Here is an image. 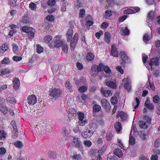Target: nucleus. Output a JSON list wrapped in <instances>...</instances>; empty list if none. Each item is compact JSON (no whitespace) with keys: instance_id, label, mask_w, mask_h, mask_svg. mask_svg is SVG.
<instances>
[{"instance_id":"f257e3e1","label":"nucleus","mask_w":160,"mask_h":160,"mask_svg":"<svg viewBox=\"0 0 160 160\" xmlns=\"http://www.w3.org/2000/svg\"><path fill=\"white\" fill-rule=\"evenodd\" d=\"M97 128V125L96 123H90L85 127L82 132L81 135L84 138H89L93 134Z\"/></svg>"},{"instance_id":"f03ea898","label":"nucleus","mask_w":160,"mask_h":160,"mask_svg":"<svg viewBox=\"0 0 160 160\" xmlns=\"http://www.w3.org/2000/svg\"><path fill=\"white\" fill-rule=\"evenodd\" d=\"M61 91L56 88H52L49 91V97L52 102L59 99L61 96Z\"/></svg>"},{"instance_id":"7ed1b4c3","label":"nucleus","mask_w":160,"mask_h":160,"mask_svg":"<svg viewBox=\"0 0 160 160\" xmlns=\"http://www.w3.org/2000/svg\"><path fill=\"white\" fill-rule=\"evenodd\" d=\"M42 128L43 131H45V132H51L52 129L51 122L48 121L44 122L43 123Z\"/></svg>"},{"instance_id":"20e7f679","label":"nucleus","mask_w":160,"mask_h":160,"mask_svg":"<svg viewBox=\"0 0 160 160\" xmlns=\"http://www.w3.org/2000/svg\"><path fill=\"white\" fill-rule=\"evenodd\" d=\"M123 82H124V88L129 92L131 88V82L129 78H124L123 79Z\"/></svg>"},{"instance_id":"39448f33","label":"nucleus","mask_w":160,"mask_h":160,"mask_svg":"<svg viewBox=\"0 0 160 160\" xmlns=\"http://www.w3.org/2000/svg\"><path fill=\"white\" fill-rule=\"evenodd\" d=\"M11 124L13 128V133L14 134L12 136L13 138H15L18 137V131L16 123L15 121L13 120L11 122Z\"/></svg>"},{"instance_id":"423d86ee","label":"nucleus","mask_w":160,"mask_h":160,"mask_svg":"<svg viewBox=\"0 0 160 160\" xmlns=\"http://www.w3.org/2000/svg\"><path fill=\"white\" fill-rule=\"evenodd\" d=\"M97 69L98 68L97 65L92 66L90 71V73L91 76L95 77L99 74V72Z\"/></svg>"},{"instance_id":"0eeeda50","label":"nucleus","mask_w":160,"mask_h":160,"mask_svg":"<svg viewBox=\"0 0 160 160\" xmlns=\"http://www.w3.org/2000/svg\"><path fill=\"white\" fill-rule=\"evenodd\" d=\"M27 101L29 105H33L36 102V98L35 95H30L28 97Z\"/></svg>"},{"instance_id":"6e6552de","label":"nucleus","mask_w":160,"mask_h":160,"mask_svg":"<svg viewBox=\"0 0 160 160\" xmlns=\"http://www.w3.org/2000/svg\"><path fill=\"white\" fill-rule=\"evenodd\" d=\"M101 102L102 107L105 108V109L107 110H110L111 108L110 104L109 102L106 99H101Z\"/></svg>"},{"instance_id":"1a4fd4ad","label":"nucleus","mask_w":160,"mask_h":160,"mask_svg":"<svg viewBox=\"0 0 160 160\" xmlns=\"http://www.w3.org/2000/svg\"><path fill=\"white\" fill-rule=\"evenodd\" d=\"M73 140L75 147L79 149H81L82 148L81 142L79 138L74 137Z\"/></svg>"},{"instance_id":"9d476101","label":"nucleus","mask_w":160,"mask_h":160,"mask_svg":"<svg viewBox=\"0 0 160 160\" xmlns=\"http://www.w3.org/2000/svg\"><path fill=\"white\" fill-rule=\"evenodd\" d=\"M149 98H147V99L145 103V106L150 110H153L154 106L150 102V100L149 99Z\"/></svg>"},{"instance_id":"9b49d317","label":"nucleus","mask_w":160,"mask_h":160,"mask_svg":"<svg viewBox=\"0 0 160 160\" xmlns=\"http://www.w3.org/2000/svg\"><path fill=\"white\" fill-rule=\"evenodd\" d=\"M78 39V35L77 33H76L74 37L72 38V40L71 41V47L72 48V49H74V47L75 44H76V42L77 41Z\"/></svg>"},{"instance_id":"f8f14e48","label":"nucleus","mask_w":160,"mask_h":160,"mask_svg":"<svg viewBox=\"0 0 160 160\" xmlns=\"http://www.w3.org/2000/svg\"><path fill=\"white\" fill-rule=\"evenodd\" d=\"M13 87L15 90L18 89L20 86V82L19 79L17 78H14L13 81Z\"/></svg>"},{"instance_id":"ddd939ff","label":"nucleus","mask_w":160,"mask_h":160,"mask_svg":"<svg viewBox=\"0 0 160 160\" xmlns=\"http://www.w3.org/2000/svg\"><path fill=\"white\" fill-rule=\"evenodd\" d=\"M113 152L114 154L119 158H121L123 156V153L120 148H116L114 150Z\"/></svg>"},{"instance_id":"4468645a","label":"nucleus","mask_w":160,"mask_h":160,"mask_svg":"<svg viewBox=\"0 0 160 160\" xmlns=\"http://www.w3.org/2000/svg\"><path fill=\"white\" fill-rule=\"evenodd\" d=\"M158 57L155 58H153L152 59L149 63V65L151 66L152 65L158 66Z\"/></svg>"},{"instance_id":"2eb2a0df","label":"nucleus","mask_w":160,"mask_h":160,"mask_svg":"<svg viewBox=\"0 0 160 160\" xmlns=\"http://www.w3.org/2000/svg\"><path fill=\"white\" fill-rule=\"evenodd\" d=\"M112 55L114 57H118V52L117 51L115 46L114 45L112 46Z\"/></svg>"},{"instance_id":"dca6fc26","label":"nucleus","mask_w":160,"mask_h":160,"mask_svg":"<svg viewBox=\"0 0 160 160\" xmlns=\"http://www.w3.org/2000/svg\"><path fill=\"white\" fill-rule=\"evenodd\" d=\"M106 84L108 86H109L113 89L116 88V83H114L113 82L110 80H108L106 82Z\"/></svg>"},{"instance_id":"f3484780","label":"nucleus","mask_w":160,"mask_h":160,"mask_svg":"<svg viewBox=\"0 0 160 160\" xmlns=\"http://www.w3.org/2000/svg\"><path fill=\"white\" fill-rule=\"evenodd\" d=\"M120 57L123 62H128V57L124 52H121Z\"/></svg>"},{"instance_id":"a211bd4d","label":"nucleus","mask_w":160,"mask_h":160,"mask_svg":"<svg viewBox=\"0 0 160 160\" xmlns=\"http://www.w3.org/2000/svg\"><path fill=\"white\" fill-rule=\"evenodd\" d=\"M9 49L8 45L6 44H3L2 46L0 47V53H3L7 51Z\"/></svg>"},{"instance_id":"6ab92c4d","label":"nucleus","mask_w":160,"mask_h":160,"mask_svg":"<svg viewBox=\"0 0 160 160\" xmlns=\"http://www.w3.org/2000/svg\"><path fill=\"white\" fill-rule=\"evenodd\" d=\"M118 116H120V118L123 121L127 120L128 118L127 114L122 111L120 112L118 115L117 117H118Z\"/></svg>"},{"instance_id":"aec40b11","label":"nucleus","mask_w":160,"mask_h":160,"mask_svg":"<svg viewBox=\"0 0 160 160\" xmlns=\"http://www.w3.org/2000/svg\"><path fill=\"white\" fill-rule=\"evenodd\" d=\"M64 42L59 40H55L54 44L55 47L59 48L60 47H62L63 45H64Z\"/></svg>"},{"instance_id":"412c9836","label":"nucleus","mask_w":160,"mask_h":160,"mask_svg":"<svg viewBox=\"0 0 160 160\" xmlns=\"http://www.w3.org/2000/svg\"><path fill=\"white\" fill-rule=\"evenodd\" d=\"M120 32L121 34L124 36L128 35L129 34V30L127 27H126L125 28H121Z\"/></svg>"},{"instance_id":"4be33fe9","label":"nucleus","mask_w":160,"mask_h":160,"mask_svg":"<svg viewBox=\"0 0 160 160\" xmlns=\"http://www.w3.org/2000/svg\"><path fill=\"white\" fill-rule=\"evenodd\" d=\"M105 41L107 43H109L111 39V36L110 33L108 32H106L105 33Z\"/></svg>"},{"instance_id":"5701e85b","label":"nucleus","mask_w":160,"mask_h":160,"mask_svg":"<svg viewBox=\"0 0 160 160\" xmlns=\"http://www.w3.org/2000/svg\"><path fill=\"white\" fill-rule=\"evenodd\" d=\"M116 131L118 133L120 132L122 129L121 124L119 122H117L115 125Z\"/></svg>"},{"instance_id":"b1692460","label":"nucleus","mask_w":160,"mask_h":160,"mask_svg":"<svg viewBox=\"0 0 160 160\" xmlns=\"http://www.w3.org/2000/svg\"><path fill=\"white\" fill-rule=\"evenodd\" d=\"M156 16V14L152 11H151L148 15V20L149 21L150 20H153Z\"/></svg>"},{"instance_id":"393cba45","label":"nucleus","mask_w":160,"mask_h":160,"mask_svg":"<svg viewBox=\"0 0 160 160\" xmlns=\"http://www.w3.org/2000/svg\"><path fill=\"white\" fill-rule=\"evenodd\" d=\"M148 124L145 122L143 121H139V124L140 128H144L147 129L148 128V127L147 125Z\"/></svg>"},{"instance_id":"a878e982","label":"nucleus","mask_w":160,"mask_h":160,"mask_svg":"<svg viewBox=\"0 0 160 160\" xmlns=\"http://www.w3.org/2000/svg\"><path fill=\"white\" fill-rule=\"evenodd\" d=\"M35 30L33 28H32V30L30 31L27 33L28 34V38L30 39H32L34 37Z\"/></svg>"},{"instance_id":"bb28decb","label":"nucleus","mask_w":160,"mask_h":160,"mask_svg":"<svg viewBox=\"0 0 160 160\" xmlns=\"http://www.w3.org/2000/svg\"><path fill=\"white\" fill-rule=\"evenodd\" d=\"M49 158L51 159L55 158L56 157V153L53 151H49L48 152Z\"/></svg>"},{"instance_id":"cd10ccee","label":"nucleus","mask_w":160,"mask_h":160,"mask_svg":"<svg viewBox=\"0 0 160 160\" xmlns=\"http://www.w3.org/2000/svg\"><path fill=\"white\" fill-rule=\"evenodd\" d=\"M70 131L69 129L67 128H63L62 130V132L63 134L66 136L69 135Z\"/></svg>"},{"instance_id":"c85d7f7f","label":"nucleus","mask_w":160,"mask_h":160,"mask_svg":"<svg viewBox=\"0 0 160 160\" xmlns=\"http://www.w3.org/2000/svg\"><path fill=\"white\" fill-rule=\"evenodd\" d=\"M12 50L14 53L17 54L18 52L19 48L18 46L16 44H13L12 45Z\"/></svg>"},{"instance_id":"c756f323","label":"nucleus","mask_w":160,"mask_h":160,"mask_svg":"<svg viewBox=\"0 0 160 160\" xmlns=\"http://www.w3.org/2000/svg\"><path fill=\"white\" fill-rule=\"evenodd\" d=\"M21 22L23 24L29 23V18L26 16L23 17L22 19Z\"/></svg>"},{"instance_id":"7c9ffc66","label":"nucleus","mask_w":160,"mask_h":160,"mask_svg":"<svg viewBox=\"0 0 160 160\" xmlns=\"http://www.w3.org/2000/svg\"><path fill=\"white\" fill-rule=\"evenodd\" d=\"M93 109L94 112H98L101 110V107L99 105L95 104L93 106Z\"/></svg>"},{"instance_id":"2f4dec72","label":"nucleus","mask_w":160,"mask_h":160,"mask_svg":"<svg viewBox=\"0 0 160 160\" xmlns=\"http://www.w3.org/2000/svg\"><path fill=\"white\" fill-rule=\"evenodd\" d=\"M104 71L105 72V74H106L105 75V77L108 78L109 77V74L111 72V70L108 67H104Z\"/></svg>"},{"instance_id":"473e14b6","label":"nucleus","mask_w":160,"mask_h":160,"mask_svg":"<svg viewBox=\"0 0 160 160\" xmlns=\"http://www.w3.org/2000/svg\"><path fill=\"white\" fill-rule=\"evenodd\" d=\"M94 58V56L92 53H88L86 56V58L88 61H92Z\"/></svg>"},{"instance_id":"72a5a7b5","label":"nucleus","mask_w":160,"mask_h":160,"mask_svg":"<svg viewBox=\"0 0 160 160\" xmlns=\"http://www.w3.org/2000/svg\"><path fill=\"white\" fill-rule=\"evenodd\" d=\"M22 29L23 32L28 33L30 31L32 30V28L24 26L22 28Z\"/></svg>"},{"instance_id":"f704fd0d","label":"nucleus","mask_w":160,"mask_h":160,"mask_svg":"<svg viewBox=\"0 0 160 160\" xmlns=\"http://www.w3.org/2000/svg\"><path fill=\"white\" fill-rule=\"evenodd\" d=\"M14 145L17 148H22L23 147V144L22 142L18 141L14 143Z\"/></svg>"},{"instance_id":"c9c22d12","label":"nucleus","mask_w":160,"mask_h":160,"mask_svg":"<svg viewBox=\"0 0 160 160\" xmlns=\"http://www.w3.org/2000/svg\"><path fill=\"white\" fill-rule=\"evenodd\" d=\"M112 15V12L110 10H107L105 12L104 16L107 18L110 17Z\"/></svg>"},{"instance_id":"e433bc0d","label":"nucleus","mask_w":160,"mask_h":160,"mask_svg":"<svg viewBox=\"0 0 160 160\" xmlns=\"http://www.w3.org/2000/svg\"><path fill=\"white\" fill-rule=\"evenodd\" d=\"M6 101L10 103L14 104L16 102V101L14 98L12 97H8L6 98Z\"/></svg>"},{"instance_id":"4c0bfd02","label":"nucleus","mask_w":160,"mask_h":160,"mask_svg":"<svg viewBox=\"0 0 160 160\" xmlns=\"http://www.w3.org/2000/svg\"><path fill=\"white\" fill-rule=\"evenodd\" d=\"M6 135V133L4 130H0V139L5 140Z\"/></svg>"},{"instance_id":"58836bf2","label":"nucleus","mask_w":160,"mask_h":160,"mask_svg":"<svg viewBox=\"0 0 160 160\" xmlns=\"http://www.w3.org/2000/svg\"><path fill=\"white\" fill-rule=\"evenodd\" d=\"M143 121L145 122L147 124H149L150 123L151 120L150 117L146 115L144 116Z\"/></svg>"},{"instance_id":"ea45409f","label":"nucleus","mask_w":160,"mask_h":160,"mask_svg":"<svg viewBox=\"0 0 160 160\" xmlns=\"http://www.w3.org/2000/svg\"><path fill=\"white\" fill-rule=\"evenodd\" d=\"M160 100V97L158 95H155L153 98V101L155 103L157 104H159L158 102Z\"/></svg>"},{"instance_id":"a19ab883","label":"nucleus","mask_w":160,"mask_h":160,"mask_svg":"<svg viewBox=\"0 0 160 160\" xmlns=\"http://www.w3.org/2000/svg\"><path fill=\"white\" fill-rule=\"evenodd\" d=\"M111 102L112 104H116L118 103V99L116 97H112L111 98Z\"/></svg>"},{"instance_id":"79ce46f5","label":"nucleus","mask_w":160,"mask_h":160,"mask_svg":"<svg viewBox=\"0 0 160 160\" xmlns=\"http://www.w3.org/2000/svg\"><path fill=\"white\" fill-rule=\"evenodd\" d=\"M29 8L32 10H35L37 8V6L34 3L31 2L29 4Z\"/></svg>"},{"instance_id":"37998d69","label":"nucleus","mask_w":160,"mask_h":160,"mask_svg":"<svg viewBox=\"0 0 160 160\" xmlns=\"http://www.w3.org/2000/svg\"><path fill=\"white\" fill-rule=\"evenodd\" d=\"M0 110L4 114H5L8 113V109L7 107H4L3 106L0 108Z\"/></svg>"},{"instance_id":"c03bdc74","label":"nucleus","mask_w":160,"mask_h":160,"mask_svg":"<svg viewBox=\"0 0 160 160\" xmlns=\"http://www.w3.org/2000/svg\"><path fill=\"white\" fill-rule=\"evenodd\" d=\"M124 13L125 14H128L131 13H135V11L133 9H128L124 11Z\"/></svg>"},{"instance_id":"a18cd8bd","label":"nucleus","mask_w":160,"mask_h":160,"mask_svg":"<svg viewBox=\"0 0 160 160\" xmlns=\"http://www.w3.org/2000/svg\"><path fill=\"white\" fill-rule=\"evenodd\" d=\"M87 90V88L86 87L84 86H82L80 87L78 89V90L80 92H84L86 91Z\"/></svg>"},{"instance_id":"49530a36","label":"nucleus","mask_w":160,"mask_h":160,"mask_svg":"<svg viewBox=\"0 0 160 160\" xmlns=\"http://www.w3.org/2000/svg\"><path fill=\"white\" fill-rule=\"evenodd\" d=\"M136 102L137 103V105L134 106V108L135 109L137 108H138V107L139 105V103H140L139 100L137 98H136L135 102H133L132 103L133 106H134L135 105Z\"/></svg>"},{"instance_id":"de8ad7c7","label":"nucleus","mask_w":160,"mask_h":160,"mask_svg":"<svg viewBox=\"0 0 160 160\" xmlns=\"http://www.w3.org/2000/svg\"><path fill=\"white\" fill-rule=\"evenodd\" d=\"M97 66L98 69H97L99 72H101L104 70V65L101 63L100 64L98 65H97Z\"/></svg>"},{"instance_id":"09e8293b","label":"nucleus","mask_w":160,"mask_h":160,"mask_svg":"<svg viewBox=\"0 0 160 160\" xmlns=\"http://www.w3.org/2000/svg\"><path fill=\"white\" fill-rule=\"evenodd\" d=\"M37 52L38 53H40L43 52V48L42 47H41L39 45H37Z\"/></svg>"},{"instance_id":"8fccbe9b","label":"nucleus","mask_w":160,"mask_h":160,"mask_svg":"<svg viewBox=\"0 0 160 160\" xmlns=\"http://www.w3.org/2000/svg\"><path fill=\"white\" fill-rule=\"evenodd\" d=\"M135 143L134 138L133 137L130 136L129 140V144L131 145H133Z\"/></svg>"},{"instance_id":"3c124183","label":"nucleus","mask_w":160,"mask_h":160,"mask_svg":"<svg viewBox=\"0 0 160 160\" xmlns=\"http://www.w3.org/2000/svg\"><path fill=\"white\" fill-rule=\"evenodd\" d=\"M73 160H81V157L80 155L79 154H77L74 155L73 156L72 158Z\"/></svg>"},{"instance_id":"603ef678","label":"nucleus","mask_w":160,"mask_h":160,"mask_svg":"<svg viewBox=\"0 0 160 160\" xmlns=\"http://www.w3.org/2000/svg\"><path fill=\"white\" fill-rule=\"evenodd\" d=\"M9 73V70L8 69H5L3 70H2L1 72V73L0 74V75L1 76H3L4 75L7 73Z\"/></svg>"},{"instance_id":"864d4df0","label":"nucleus","mask_w":160,"mask_h":160,"mask_svg":"<svg viewBox=\"0 0 160 160\" xmlns=\"http://www.w3.org/2000/svg\"><path fill=\"white\" fill-rule=\"evenodd\" d=\"M155 147L158 148L160 146V138H158L156 140L154 143Z\"/></svg>"},{"instance_id":"5fc2aeb1","label":"nucleus","mask_w":160,"mask_h":160,"mask_svg":"<svg viewBox=\"0 0 160 160\" xmlns=\"http://www.w3.org/2000/svg\"><path fill=\"white\" fill-rule=\"evenodd\" d=\"M21 57H18L16 56H14L12 58L13 60L15 61H19L22 59Z\"/></svg>"},{"instance_id":"6e6d98bb","label":"nucleus","mask_w":160,"mask_h":160,"mask_svg":"<svg viewBox=\"0 0 160 160\" xmlns=\"http://www.w3.org/2000/svg\"><path fill=\"white\" fill-rule=\"evenodd\" d=\"M48 4L50 6H53L55 3V0H48L47 2Z\"/></svg>"},{"instance_id":"4d7b16f0","label":"nucleus","mask_w":160,"mask_h":160,"mask_svg":"<svg viewBox=\"0 0 160 160\" xmlns=\"http://www.w3.org/2000/svg\"><path fill=\"white\" fill-rule=\"evenodd\" d=\"M105 91V94H103V95L105 97H107L108 96H110L112 95L111 91L110 90H106Z\"/></svg>"},{"instance_id":"13d9d810","label":"nucleus","mask_w":160,"mask_h":160,"mask_svg":"<svg viewBox=\"0 0 160 160\" xmlns=\"http://www.w3.org/2000/svg\"><path fill=\"white\" fill-rule=\"evenodd\" d=\"M116 68L117 71L119 72L121 74L123 73V70L120 66H118L116 67Z\"/></svg>"},{"instance_id":"bf43d9fd","label":"nucleus","mask_w":160,"mask_h":160,"mask_svg":"<svg viewBox=\"0 0 160 160\" xmlns=\"http://www.w3.org/2000/svg\"><path fill=\"white\" fill-rule=\"evenodd\" d=\"M46 18L48 21H52L54 19V17L53 15H49L47 16Z\"/></svg>"},{"instance_id":"052dcab7","label":"nucleus","mask_w":160,"mask_h":160,"mask_svg":"<svg viewBox=\"0 0 160 160\" xmlns=\"http://www.w3.org/2000/svg\"><path fill=\"white\" fill-rule=\"evenodd\" d=\"M82 4L79 0H77L75 4V7L77 8H79L82 6Z\"/></svg>"},{"instance_id":"680f3d73","label":"nucleus","mask_w":160,"mask_h":160,"mask_svg":"<svg viewBox=\"0 0 160 160\" xmlns=\"http://www.w3.org/2000/svg\"><path fill=\"white\" fill-rule=\"evenodd\" d=\"M52 39V38L51 36H47L45 37L44 40L45 42L48 43Z\"/></svg>"},{"instance_id":"e2e57ef3","label":"nucleus","mask_w":160,"mask_h":160,"mask_svg":"<svg viewBox=\"0 0 160 160\" xmlns=\"http://www.w3.org/2000/svg\"><path fill=\"white\" fill-rule=\"evenodd\" d=\"M65 86L68 89H70V92H71L72 91V89H70V88H71L72 86L69 82H67L66 83Z\"/></svg>"},{"instance_id":"0e129e2a","label":"nucleus","mask_w":160,"mask_h":160,"mask_svg":"<svg viewBox=\"0 0 160 160\" xmlns=\"http://www.w3.org/2000/svg\"><path fill=\"white\" fill-rule=\"evenodd\" d=\"M150 39V38L149 37L148 34H145L143 37V40L145 42L148 41Z\"/></svg>"},{"instance_id":"69168bd1","label":"nucleus","mask_w":160,"mask_h":160,"mask_svg":"<svg viewBox=\"0 0 160 160\" xmlns=\"http://www.w3.org/2000/svg\"><path fill=\"white\" fill-rule=\"evenodd\" d=\"M62 51L65 52L67 53L68 51V46L66 44H64V45L62 47Z\"/></svg>"},{"instance_id":"338daca9","label":"nucleus","mask_w":160,"mask_h":160,"mask_svg":"<svg viewBox=\"0 0 160 160\" xmlns=\"http://www.w3.org/2000/svg\"><path fill=\"white\" fill-rule=\"evenodd\" d=\"M78 123L80 126H84L86 123V121L83 119L79 120Z\"/></svg>"},{"instance_id":"774afa93","label":"nucleus","mask_w":160,"mask_h":160,"mask_svg":"<svg viewBox=\"0 0 160 160\" xmlns=\"http://www.w3.org/2000/svg\"><path fill=\"white\" fill-rule=\"evenodd\" d=\"M156 112L157 114L160 115V102L157 104L156 106Z\"/></svg>"}]
</instances>
